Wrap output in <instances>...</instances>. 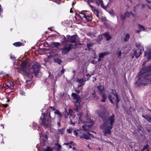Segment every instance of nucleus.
Masks as SVG:
<instances>
[{"instance_id":"nucleus-1","label":"nucleus","mask_w":151,"mask_h":151,"mask_svg":"<svg viewBox=\"0 0 151 151\" xmlns=\"http://www.w3.org/2000/svg\"><path fill=\"white\" fill-rule=\"evenodd\" d=\"M151 72V65L146 67L142 69L140 72V75L139 80L136 83V84L139 86L141 84L145 85L147 83L145 82L147 80V79L146 78V76H148L150 75L148 73Z\"/></svg>"},{"instance_id":"nucleus-2","label":"nucleus","mask_w":151,"mask_h":151,"mask_svg":"<svg viewBox=\"0 0 151 151\" xmlns=\"http://www.w3.org/2000/svg\"><path fill=\"white\" fill-rule=\"evenodd\" d=\"M21 66L20 70L23 71L24 75L30 78L33 77L32 73L29 70V63L27 61H23Z\"/></svg>"},{"instance_id":"nucleus-3","label":"nucleus","mask_w":151,"mask_h":151,"mask_svg":"<svg viewBox=\"0 0 151 151\" xmlns=\"http://www.w3.org/2000/svg\"><path fill=\"white\" fill-rule=\"evenodd\" d=\"M50 115H47V114L43 113L40 118V123L44 127H49L51 124Z\"/></svg>"},{"instance_id":"nucleus-4","label":"nucleus","mask_w":151,"mask_h":151,"mask_svg":"<svg viewBox=\"0 0 151 151\" xmlns=\"http://www.w3.org/2000/svg\"><path fill=\"white\" fill-rule=\"evenodd\" d=\"M107 116H105V118H102V120L103 121L104 124L102 127L101 128L103 130V132L104 134V135L106 136L107 134H110L111 133V129L112 128V126H109L108 124H106L107 122Z\"/></svg>"},{"instance_id":"nucleus-5","label":"nucleus","mask_w":151,"mask_h":151,"mask_svg":"<svg viewBox=\"0 0 151 151\" xmlns=\"http://www.w3.org/2000/svg\"><path fill=\"white\" fill-rule=\"evenodd\" d=\"M40 68V65L38 63H36L33 66L32 69V73H34L35 76L38 77H41Z\"/></svg>"},{"instance_id":"nucleus-6","label":"nucleus","mask_w":151,"mask_h":151,"mask_svg":"<svg viewBox=\"0 0 151 151\" xmlns=\"http://www.w3.org/2000/svg\"><path fill=\"white\" fill-rule=\"evenodd\" d=\"M67 42H70L72 43H76L73 46H76L78 44V39L77 38V36L74 35L70 36L69 35L67 36V39L66 40Z\"/></svg>"},{"instance_id":"nucleus-7","label":"nucleus","mask_w":151,"mask_h":151,"mask_svg":"<svg viewBox=\"0 0 151 151\" xmlns=\"http://www.w3.org/2000/svg\"><path fill=\"white\" fill-rule=\"evenodd\" d=\"M99 115L101 116L102 119L103 117L105 118V116H106L107 122L106 123V124H108V123H109L110 126H112L113 125V124L114 121V115H112L109 118H108L107 115L105 114H103V115H101L100 114H99Z\"/></svg>"},{"instance_id":"nucleus-8","label":"nucleus","mask_w":151,"mask_h":151,"mask_svg":"<svg viewBox=\"0 0 151 151\" xmlns=\"http://www.w3.org/2000/svg\"><path fill=\"white\" fill-rule=\"evenodd\" d=\"M74 47L73 45L72 44H67L61 49L62 53L63 54H66L68 52L73 48H75Z\"/></svg>"},{"instance_id":"nucleus-9","label":"nucleus","mask_w":151,"mask_h":151,"mask_svg":"<svg viewBox=\"0 0 151 151\" xmlns=\"http://www.w3.org/2000/svg\"><path fill=\"white\" fill-rule=\"evenodd\" d=\"M95 1H92L89 0V2H94L98 6L100 5L104 9H105L107 7V6L109 3H107L106 4L104 3L102 0H94Z\"/></svg>"},{"instance_id":"nucleus-10","label":"nucleus","mask_w":151,"mask_h":151,"mask_svg":"<svg viewBox=\"0 0 151 151\" xmlns=\"http://www.w3.org/2000/svg\"><path fill=\"white\" fill-rule=\"evenodd\" d=\"M80 16L81 18L85 19L87 22H91L93 19L91 16L86 15V14L82 13L80 14Z\"/></svg>"},{"instance_id":"nucleus-11","label":"nucleus","mask_w":151,"mask_h":151,"mask_svg":"<svg viewBox=\"0 0 151 151\" xmlns=\"http://www.w3.org/2000/svg\"><path fill=\"white\" fill-rule=\"evenodd\" d=\"M88 4L90 6L91 9L93 12L98 17L99 14L98 10L95 7L91 5L89 1H88Z\"/></svg>"},{"instance_id":"nucleus-12","label":"nucleus","mask_w":151,"mask_h":151,"mask_svg":"<svg viewBox=\"0 0 151 151\" xmlns=\"http://www.w3.org/2000/svg\"><path fill=\"white\" fill-rule=\"evenodd\" d=\"M111 93L114 96H115V98L116 99L114 101V102L116 103H118L119 101V100L118 98V95L116 93V91L114 90H112Z\"/></svg>"},{"instance_id":"nucleus-13","label":"nucleus","mask_w":151,"mask_h":151,"mask_svg":"<svg viewBox=\"0 0 151 151\" xmlns=\"http://www.w3.org/2000/svg\"><path fill=\"white\" fill-rule=\"evenodd\" d=\"M108 99L109 100V101H110V102L111 103H112V104H114V103H115L114 101L116 99L115 98V97H114V96L113 97V96H111L110 94H109L108 96ZM116 107H118L117 103H116Z\"/></svg>"},{"instance_id":"nucleus-14","label":"nucleus","mask_w":151,"mask_h":151,"mask_svg":"<svg viewBox=\"0 0 151 151\" xmlns=\"http://www.w3.org/2000/svg\"><path fill=\"white\" fill-rule=\"evenodd\" d=\"M89 98L91 99L97 100L98 99V97L96 95L95 91L91 93Z\"/></svg>"},{"instance_id":"nucleus-15","label":"nucleus","mask_w":151,"mask_h":151,"mask_svg":"<svg viewBox=\"0 0 151 151\" xmlns=\"http://www.w3.org/2000/svg\"><path fill=\"white\" fill-rule=\"evenodd\" d=\"M99 85L97 86L98 91L100 94H101L102 93H103L104 88L101 85L100 83H99Z\"/></svg>"},{"instance_id":"nucleus-16","label":"nucleus","mask_w":151,"mask_h":151,"mask_svg":"<svg viewBox=\"0 0 151 151\" xmlns=\"http://www.w3.org/2000/svg\"><path fill=\"white\" fill-rule=\"evenodd\" d=\"M141 43H138L136 44V46L137 47L139 50V51L141 52V51L144 50V47L141 45Z\"/></svg>"},{"instance_id":"nucleus-17","label":"nucleus","mask_w":151,"mask_h":151,"mask_svg":"<svg viewBox=\"0 0 151 151\" xmlns=\"http://www.w3.org/2000/svg\"><path fill=\"white\" fill-rule=\"evenodd\" d=\"M109 54V52L108 51L105 52L101 53H99L98 54L99 57L100 58H103L104 56Z\"/></svg>"},{"instance_id":"nucleus-18","label":"nucleus","mask_w":151,"mask_h":151,"mask_svg":"<svg viewBox=\"0 0 151 151\" xmlns=\"http://www.w3.org/2000/svg\"><path fill=\"white\" fill-rule=\"evenodd\" d=\"M134 53L135 56L137 58L139 57L141 53V52L139 50H135L134 52Z\"/></svg>"},{"instance_id":"nucleus-19","label":"nucleus","mask_w":151,"mask_h":151,"mask_svg":"<svg viewBox=\"0 0 151 151\" xmlns=\"http://www.w3.org/2000/svg\"><path fill=\"white\" fill-rule=\"evenodd\" d=\"M106 38V40H108L111 38V36L109 34L108 32H105L102 34Z\"/></svg>"},{"instance_id":"nucleus-20","label":"nucleus","mask_w":151,"mask_h":151,"mask_svg":"<svg viewBox=\"0 0 151 151\" xmlns=\"http://www.w3.org/2000/svg\"><path fill=\"white\" fill-rule=\"evenodd\" d=\"M142 116L146 119L149 122L151 123V116H149L146 115H142Z\"/></svg>"},{"instance_id":"nucleus-21","label":"nucleus","mask_w":151,"mask_h":151,"mask_svg":"<svg viewBox=\"0 0 151 151\" xmlns=\"http://www.w3.org/2000/svg\"><path fill=\"white\" fill-rule=\"evenodd\" d=\"M131 14H132L133 17H135L136 15V13L133 14L132 12H130V13H129V12H127L125 13V15L126 17H129Z\"/></svg>"},{"instance_id":"nucleus-22","label":"nucleus","mask_w":151,"mask_h":151,"mask_svg":"<svg viewBox=\"0 0 151 151\" xmlns=\"http://www.w3.org/2000/svg\"><path fill=\"white\" fill-rule=\"evenodd\" d=\"M147 55V58L148 59L150 60L151 58V52H145L144 56H145Z\"/></svg>"},{"instance_id":"nucleus-23","label":"nucleus","mask_w":151,"mask_h":151,"mask_svg":"<svg viewBox=\"0 0 151 151\" xmlns=\"http://www.w3.org/2000/svg\"><path fill=\"white\" fill-rule=\"evenodd\" d=\"M54 113L55 114H56L57 115H58L60 118V119H61L62 116V115L60 113V112L57 110H55Z\"/></svg>"},{"instance_id":"nucleus-24","label":"nucleus","mask_w":151,"mask_h":151,"mask_svg":"<svg viewBox=\"0 0 151 151\" xmlns=\"http://www.w3.org/2000/svg\"><path fill=\"white\" fill-rule=\"evenodd\" d=\"M80 138H84L86 139H88L89 138V137L88 135L83 134L82 136H80Z\"/></svg>"},{"instance_id":"nucleus-25","label":"nucleus","mask_w":151,"mask_h":151,"mask_svg":"<svg viewBox=\"0 0 151 151\" xmlns=\"http://www.w3.org/2000/svg\"><path fill=\"white\" fill-rule=\"evenodd\" d=\"M130 37V35L129 34H127L124 39V41L125 42L127 41L129 39Z\"/></svg>"},{"instance_id":"nucleus-26","label":"nucleus","mask_w":151,"mask_h":151,"mask_svg":"<svg viewBox=\"0 0 151 151\" xmlns=\"http://www.w3.org/2000/svg\"><path fill=\"white\" fill-rule=\"evenodd\" d=\"M54 60L55 62L58 63L59 64H60L62 62L58 58H55L54 59Z\"/></svg>"},{"instance_id":"nucleus-27","label":"nucleus","mask_w":151,"mask_h":151,"mask_svg":"<svg viewBox=\"0 0 151 151\" xmlns=\"http://www.w3.org/2000/svg\"><path fill=\"white\" fill-rule=\"evenodd\" d=\"M77 82L79 84L81 85H83V86L85 84V83L83 82V79H78L77 80Z\"/></svg>"},{"instance_id":"nucleus-28","label":"nucleus","mask_w":151,"mask_h":151,"mask_svg":"<svg viewBox=\"0 0 151 151\" xmlns=\"http://www.w3.org/2000/svg\"><path fill=\"white\" fill-rule=\"evenodd\" d=\"M43 150L44 151H53V149L52 148L47 146L46 149H44Z\"/></svg>"},{"instance_id":"nucleus-29","label":"nucleus","mask_w":151,"mask_h":151,"mask_svg":"<svg viewBox=\"0 0 151 151\" xmlns=\"http://www.w3.org/2000/svg\"><path fill=\"white\" fill-rule=\"evenodd\" d=\"M81 130L82 129H79L78 130H77V131L76 130H74L73 132L74 134L76 136H77L78 134V133L80 132V131H81Z\"/></svg>"},{"instance_id":"nucleus-30","label":"nucleus","mask_w":151,"mask_h":151,"mask_svg":"<svg viewBox=\"0 0 151 151\" xmlns=\"http://www.w3.org/2000/svg\"><path fill=\"white\" fill-rule=\"evenodd\" d=\"M93 44V43L92 42L87 43V46L89 50H90L91 47L92 46Z\"/></svg>"},{"instance_id":"nucleus-31","label":"nucleus","mask_w":151,"mask_h":151,"mask_svg":"<svg viewBox=\"0 0 151 151\" xmlns=\"http://www.w3.org/2000/svg\"><path fill=\"white\" fill-rule=\"evenodd\" d=\"M13 45L16 47L20 46L22 45V43L19 42H16L14 43Z\"/></svg>"},{"instance_id":"nucleus-32","label":"nucleus","mask_w":151,"mask_h":151,"mask_svg":"<svg viewBox=\"0 0 151 151\" xmlns=\"http://www.w3.org/2000/svg\"><path fill=\"white\" fill-rule=\"evenodd\" d=\"M55 145L57 146V150L58 151H60L61 148V146L60 145L55 144Z\"/></svg>"},{"instance_id":"nucleus-33","label":"nucleus","mask_w":151,"mask_h":151,"mask_svg":"<svg viewBox=\"0 0 151 151\" xmlns=\"http://www.w3.org/2000/svg\"><path fill=\"white\" fill-rule=\"evenodd\" d=\"M60 133L61 134H64L65 129H61L58 130Z\"/></svg>"},{"instance_id":"nucleus-34","label":"nucleus","mask_w":151,"mask_h":151,"mask_svg":"<svg viewBox=\"0 0 151 151\" xmlns=\"http://www.w3.org/2000/svg\"><path fill=\"white\" fill-rule=\"evenodd\" d=\"M26 82H27V84H28V85H29V86H28L26 85L25 87L26 88H28L30 86V83H31L32 82V81L30 80H29V81H27Z\"/></svg>"},{"instance_id":"nucleus-35","label":"nucleus","mask_w":151,"mask_h":151,"mask_svg":"<svg viewBox=\"0 0 151 151\" xmlns=\"http://www.w3.org/2000/svg\"><path fill=\"white\" fill-rule=\"evenodd\" d=\"M72 96L73 97L74 99H76L78 96V95L75 93H73L72 94Z\"/></svg>"},{"instance_id":"nucleus-36","label":"nucleus","mask_w":151,"mask_h":151,"mask_svg":"<svg viewBox=\"0 0 151 151\" xmlns=\"http://www.w3.org/2000/svg\"><path fill=\"white\" fill-rule=\"evenodd\" d=\"M53 45L55 47H58L60 45V43L58 42H54Z\"/></svg>"},{"instance_id":"nucleus-37","label":"nucleus","mask_w":151,"mask_h":151,"mask_svg":"<svg viewBox=\"0 0 151 151\" xmlns=\"http://www.w3.org/2000/svg\"><path fill=\"white\" fill-rule=\"evenodd\" d=\"M149 147V146L148 145H145L143 148L142 150L141 151H143L147 149V148Z\"/></svg>"},{"instance_id":"nucleus-38","label":"nucleus","mask_w":151,"mask_h":151,"mask_svg":"<svg viewBox=\"0 0 151 151\" xmlns=\"http://www.w3.org/2000/svg\"><path fill=\"white\" fill-rule=\"evenodd\" d=\"M82 128H83V129H82V130L84 131H86V132H87L88 131V130L86 128V125H83V126H82Z\"/></svg>"},{"instance_id":"nucleus-39","label":"nucleus","mask_w":151,"mask_h":151,"mask_svg":"<svg viewBox=\"0 0 151 151\" xmlns=\"http://www.w3.org/2000/svg\"><path fill=\"white\" fill-rule=\"evenodd\" d=\"M76 102H77L78 103H79L81 100V98L79 96H78L76 99Z\"/></svg>"},{"instance_id":"nucleus-40","label":"nucleus","mask_w":151,"mask_h":151,"mask_svg":"<svg viewBox=\"0 0 151 151\" xmlns=\"http://www.w3.org/2000/svg\"><path fill=\"white\" fill-rule=\"evenodd\" d=\"M138 27L140 29H142L143 30H145V28L143 26L139 24Z\"/></svg>"},{"instance_id":"nucleus-41","label":"nucleus","mask_w":151,"mask_h":151,"mask_svg":"<svg viewBox=\"0 0 151 151\" xmlns=\"http://www.w3.org/2000/svg\"><path fill=\"white\" fill-rule=\"evenodd\" d=\"M120 18L121 19L123 20L125 19V17L122 14H121L120 15Z\"/></svg>"},{"instance_id":"nucleus-42","label":"nucleus","mask_w":151,"mask_h":151,"mask_svg":"<svg viewBox=\"0 0 151 151\" xmlns=\"http://www.w3.org/2000/svg\"><path fill=\"white\" fill-rule=\"evenodd\" d=\"M100 95H101V96L103 98H105V99H106V95L103 93H102V94H100Z\"/></svg>"},{"instance_id":"nucleus-43","label":"nucleus","mask_w":151,"mask_h":151,"mask_svg":"<svg viewBox=\"0 0 151 151\" xmlns=\"http://www.w3.org/2000/svg\"><path fill=\"white\" fill-rule=\"evenodd\" d=\"M9 88H12V87H13V84L12 82H9Z\"/></svg>"},{"instance_id":"nucleus-44","label":"nucleus","mask_w":151,"mask_h":151,"mask_svg":"<svg viewBox=\"0 0 151 151\" xmlns=\"http://www.w3.org/2000/svg\"><path fill=\"white\" fill-rule=\"evenodd\" d=\"M118 55V57L120 59V56L121 55V52L120 51H119L117 53Z\"/></svg>"},{"instance_id":"nucleus-45","label":"nucleus","mask_w":151,"mask_h":151,"mask_svg":"<svg viewBox=\"0 0 151 151\" xmlns=\"http://www.w3.org/2000/svg\"><path fill=\"white\" fill-rule=\"evenodd\" d=\"M102 142L103 143H105L106 144H108V143L111 144V143L109 142L108 141H107L106 140H102Z\"/></svg>"},{"instance_id":"nucleus-46","label":"nucleus","mask_w":151,"mask_h":151,"mask_svg":"<svg viewBox=\"0 0 151 151\" xmlns=\"http://www.w3.org/2000/svg\"><path fill=\"white\" fill-rule=\"evenodd\" d=\"M20 94L22 95H24L25 93L24 91H21L20 92Z\"/></svg>"},{"instance_id":"nucleus-47","label":"nucleus","mask_w":151,"mask_h":151,"mask_svg":"<svg viewBox=\"0 0 151 151\" xmlns=\"http://www.w3.org/2000/svg\"><path fill=\"white\" fill-rule=\"evenodd\" d=\"M89 35L90 37H92V38H93L95 37V35L91 33H89Z\"/></svg>"},{"instance_id":"nucleus-48","label":"nucleus","mask_w":151,"mask_h":151,"mask_svg":"<svg viewBox=\"0 0 151 151\" xmlns=\"http://www.w3.org/2000/svg\"><path fill=\"white\" fill-rule=\"evenodd\" d=\"M10 58L12 60H16V58L14 56H11Z\"/></svg>"},{"instance_id":"nucleus-49","label":"nucleus","mask_w":151,"mask_h":151,"mask_svg":"<svg viewBox=\"0 0 151 151\" xmlns=\"http://www.w3.org/2000/svg\"><path fill=\"white\" fill-rule=\"evenodd\" d=\"M5 87H7L9 88V82L7 83H6L5 86Z\"/></svg>"},{"instance_id":"nucleus-50","label":"nucleus","mask_w":151,"mask_h":151,"mask_svg":"<svg viewBox=\"0 0 151 151\" xmlns=\"http://www.w3.org/2000/svg\"><path fill=\"white\" fill-rule=\"evenodd\" d=\"M106 99H105V98H103V99L101 100V101L102 102H104L105 101Z\"/></svg>"},{"instance_id":"nucleus-51","label":"nucleus","mask_w":151,"mask_h":151,"mask_svg":"<svg viewBox=\"0 0 151 151\" xmlns=\"http://www.w3.org/2000/svg\"><path fill=\"white\" fill-rule=\"evenodd\" d=\"M65 71V69L63 68V69L61 71V72L62 73L61 74L63 73Z\"/></svg>"},{"instance_id":"nucleus-52","label":"nucleus","mask_w":151,"mask_h":151,"mask_svg":"<svg viewBox=\"0 0 151 151\" xmlns=\"http://www.w3.org/2000/svg\"><path fill=\"white\" fill-rule=\"evenodd\" d=\"M67 130L69 133H71L72 131L70 129H67Z\"/></svg>"},{"instance_id":"nucleus-53","label":"nucleus","mask_w":151,"mask_h":151,"mask_svg":"<svg viewBox=\"0 0 151 151\" xmlns=\"http://www.w3.org/2000/svg\"><path fill=\"white\" fill-rule=\"evenodd\" d=\"M57 125H58L59 127H60V122H58L57 123Z\"/></svg>"},{"instance_id":"nucleus-54","label":"nucleus","mask_w":151,"mask_h":151,"mask_svg":"<svg viewBox=\"0 0 151 151\" xmlns=\"http://www.w3.org/2000/svg\"><path fill=\"white\" fill-rule=\"evenodd\" d=\"M0 87H1V88H6V87H5L4 85H3L2 86H0Z\"/></svg>"},{"instance_id":"nucleus-55","label":"nucleus","mask_w":151,"mask_h":151,"mask_svg":"<svg viewBox=\"0 0 151 151\" xmlns=\"http://www.w3.org/2000/svg\"><path fill=\"white\" fill-rule=\"evenodd\" d=\"M147 131L148 132H150V128H148V129H147Z\"/></svg>"},{"instance_id":"nucleus-56","label":"nucleus","mask_w":151,"mask_h":151,"mask_svg":"<svg viewBox=\"0 0 151 151\" xmlns=\"http://www.w3.org/2000/svg\"><path fill=\"white\" fill-rule=\"evenodd\" d=\"M62 38H63V40H65V41H66V42H67V41H66V40L67 39H67H66V37H65V36H63V37Z\"/></svg>"},{"instance_id":"nucleus-57","label":"nucleus","mask_w":151,"mask_h":151,"mask_svg":"<svg viewBox=\"0 0 151 151\" xmlns=\"http://www.w3.org/2000/svg\"><path fill=\"white\" fill-rule=\"evenodd\" d=\"M93 79L92 80L93 82H94L96 81V79L95 78H93Z\"/></svg>"},{"instance_id":"nucleus-58","label":"nucleus","mask_w":151,"mask_h":151,"mask_svg":"<svg viewBox=\"0 0 151 151\" xmlns=\"http://www.w3.org/2000/svg\"><path fill=\"white\" fill-rule=\"evenodd\" d=\"M82 86H83V85H81V84H80V85H78V88H80V87Z\"/></svg>"},{"instance_id":"nucleus-59","label":"nucleus","mask_w":151,"mask_h":151,"mask_svg":"<svg viewBox=\"0 0 151 151\" xmlns=\"http://www.w3.org/2000/svg\"><path fill=\"white\" fill-rule=\"evenodd\" d=\"M142 8H144V7H145V4H142Z\"/></svg>"},{"instance_id":"nucleus-60","label":"nucleus","mask_w":151,"mask_h":151,"mask_svg":"<svg viewBox=\"0 0 151 151\" xmlns=\"http://www.w3.org/2000/svg\"><path fill=\"white\" fill-rule=\"evenodd\" d=\"M50 108H51L52 109L54 110H55V109H54V108L53 107L50 106Z\"/></svg>"},{"instance_id":"nucleus-61","label":"nucleus","mask_w":151,"mask_h":151,"mask_svg":"<svg viewBox=\"0 0 151 151\" xmlns=\"http://www.w3.org/2000/svg\"><path fill=\"white\" fill-rule=\"evenodd\" d=\"M70 12L71 13H73V10H72V8L70 9Z\"/></svg>"},{"instance_id":"nucleus-62","label":"nucleus","mask_w":151,"mask_h":151,"mask_svg":"<svg viewBox=\"0 0 151 151\" xmlns=\"http://www.w3.org/2000/svg\"><path fill=\"white\" fill-rule=\"evenodd\" d=\"M101 58H100V57H99V58L98 59V61H100L101 60Z\"/></svg>"},{"instance_id":"nucleus-63","label":"nucleus","mask_w":151,"mask_h":151,"mask_svg":"<svg viewBox=\"0 0 151 151\" xmlns=\"http://www.w3.org/2000/svg\"><path fill=\"white\" fill-rule=\"evenodd\" d=\"M76 92L77 93H78L80 92V91L78 90H76Z\"/></svg>"},{"instance_id":"nucleus-64","label":"nucleus","mask_w":151,"mask_h":151,"mask_svg":"<svg viewBox=\"0 0 151 151\" xmlns=\"http://www.w3.org/2000/svg\"><path fill=\"white\" fill-rule=\"evenodd\" d=\"M8 106V105L7 104H5L4 105V106L5 107H7Z\"/></svg>"}]
</instances>
